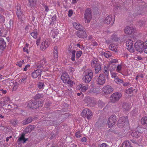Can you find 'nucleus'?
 <instances>
[{
    "mask_svg": "<svg viewBox=\"0 0 147 147\" xmlns=\"http://www.w3.org/2000/svg\"><path fill=\"white\" fill-rule=\"evenodd\" d=\"M136 50L140 53L144 52L147 53V41H146L144 45V42L142 41H138L134 44Z\"/></svg>",
    "mask_w": 147,
    "mask_h": 147,
    "instance_id": "obj_1",
    "label": "nucleus"
},
{
    "mask_svg": "<svg viewBox=\"0 0 147 147\" xmlns=\"http://www.w3.org/2000/svg\"><path fill=\"white\" fill-rule=\"evenodd\" d=\"M111 39L113 41H117L119 39L117 35L115 34L112 35L111 37Z\"/></svg>",
    "mask_w": 147,
    "mask_h": 147,
    "instance_id": "obj_43",
    "label": "nucleus"
},
{
    "mask_svg": "<svg viewBox=\"0 0 147 147\" xmlns=\"http://www.w3.org/2000/svg\"><path fill=\"white\" fill-rule=\"evenodd\" d=\"M24 60L20 61L17 63L16 65H18L20 67H22V65L24 64Z\"/></svg>",
    "mask_w": 147,
    "mask_h": 147,
    "instance_id": "obj_51",
    "label": "nucleus"
},
{
    "mask_svg": "<svg viewBox=\"0 0 147 147\" xmlns=\"http://www.w3.org/2000/svg\"><path fill=\"white\" fill-rule=\"evenodd\" d=\"M5 105V101L3 102L1 101L0 102V107H2L3 106Z\"/></svg>",
    "mask_w": 147,
    "mask_h": 147,
    "instance_id": "obj_58",
    "label": "nucleus"
},
{
    "mask_svg": "<svg viewBox=\"0 0 147 147\" xmlns=\"http://www.w3.org/2000/svg\"><path fill=\"white\" fill-rule=\"evenodd\" d=\"M105 82V78L103 74H100L96 80V84L100 85L104 84Z\"/></svg>",
    "mask_w": 147,
    "mask_h": 147,
    "instance_id": "obj_10",
    "label": "nucleus"
},
{
    "mask_svg": "<svg viewBox=\"0 0 147 147\" xmlns=\"http://www.w3.org/2000/svg\"><path fill=\"white\" fill-rule=\"evenodd\" d=\"M84 101L89 107L94 106L96 103V102L94 100V99L90 98L88 96L85 98Z\"/></svg>",
    "mask_w": 147,
    "mask_h": 147,
    "instance_id": "obj_8",
    "label": "nucleus"
},
{
    "mask_svg": "<svg viewBox=\"0 0 147 147\" xmlns=\"http://www.w3.org/2000/svg\"><path fill=\"white\" fill-rule=\"evenodd\" d=\"M93 77V72L91 70H86L84 71L82 76V79L85 83H89Z\"/></svg>",
    "mask_w": 147,
    "mask_h": 147,
    "instance_id": "obj_2",
    "label": "nucleus"
},
{
    "mask_svg": "<svg viewBox=\"0 0 147 147\" xmlns=\"http://www.w3.org/2000/svg\"><path fill=\"white\" fill-rule=\"evenodd\" d=\"M32 121V118L31 117H29L27 119H25L23 121L22 124L23 125H26L31 122Z\"/></svg>",
    "mask_w": 147,
    "mask_h": 147,
    "instance_id": "obj_29",
    "label": "nucleus"
},
{
    "mask_svg": "<svg viewBox=\"0 0 147 147\" xmlns=\"http://www.w3.org/2000/svg\"><path fill=\"white\" fill-rule=\"evenodd\" d=\"M68 51H69V53L71 55V59L73 61H76L75 60V57L76 51L75 50L73 49L72 47H71L70 46L68 49Z\"/></svg>",
    "mask_w": 147,
    "mask_h": 147,
    "instance_id": "obj_15",
    "label": "nucleus"
},
{
    "mask_svg": "<svg viewBox=\"0 0 147 147\" xmlns=\"http://www.w3.org/2000/svg\"><path fill=\"white\" fill-rule=\"evenodd\" d=\"M140 133L139 132L136 131H134L131 134V136L134 137H135V138H138L140 136Z\"/></svg>",
    "mask_w": 147,
    "mask_h": 147,
    "instance_id": "obj_31",
    "label": "nucleus"
},
{
    "mask_svg": "<svg viewBox=\"0 0 147 147\" xmlns=\"http://www.w3.org/2000/svg\"><path fill=\"white\" fill-rule=\"evenodd\" d=\"M80 133L78 132L75 134V136L77 138H79L80 137Z\"/></svg>",
    "mask_w": 147,
    "mask_h": 147,
    "instance_id": "obj_62",
    "label": "nucleus"
},
{
    "mask_svg": "<svg viewBox=\"0 0 147 147\" xmlns=\"http://www.w3.org/2000/svg\"><path fill=\"white\" fill-rule=\"evenodd\" d=\"M66 83L68 84L69 86H73V82L72 81L69 80L67 81V82Z\"/></svg>",
    "mask_w": 147,
    "mask_h": 147,
    "instance_id": "obj_53",
    "label": "nucleus"
},
{
    "mask_svg": "<svg viewBox=\"0 0 147 147\" xmlns=\"http://www.w3.org/2000/svg\"><path fill=\"white\" fill-rule=\"evenodd\" d=\"M122 147H132L130 142L126 141L124 142L123 143Z\"/></svg>",
    "mask_w": 147,
    "mask_h": 147,
    "instance_id": "obj_34",
    "label": "nucleus"
},
{
    "mask_svg": "<svg viewBox=\"0 0 147 147\" xmlns=\"http://www.w3.org/2000/svg\"><path fill=\"white\" fill-rule=\"evenodd\" d=\"M125 32L126 34H131L134 32V30L133 27L127 26L125 29Z\"/></svg>",
    "mask_w": 147,
    "mask_h": 147,
    "instance_id": "obj_23",
    "label": "nucleus"
},
{
    "mask_svg": "<svg viewBox=\"0 0 147 147\" xmlns=\"http://www.w3.org/2000/svg\"><path fill=\"white\" fill-rule=\"evenodd\" d=\"M31 35L34 38H36L37 35V32H32L30 33Z\"/></svg>",
    "mask_w": 147,
    "mask_h": 147,
    "instance_id": "obj_50",
    "label": "nucleus"
},
{
    "mask_svg": "<svg viewBox=\"0 0 147 147\" xmlns=\"http://www.w3.org/2000/svg\"><path fill=\"white\" fill-rule=\"evenodd\" d=\"M18 121L14 119L11 121V123L14 126H15L17 124Z\"/></svg>",
    "mask_w": 147,
    "mask_h": 147,
    "instance_id": "obj_54",
    "label": "nucleus"
},
{
    "mask_svg": "<svg viewBox=\"0 0 147 147\" xmlns=\"http://www.w3.org/2000/svg\"><path fill=\"white\" fill-rule=\"evenodd\" d=\"M122 107L123 110L124 112H126L129 110L130 105L129 103L124 102L122 105Z\"/></svg>",
    "mask_w": 147,
    "mask_h": 147,
    "instance_id": "obj_24",
    "label": "nucleus"
},
{
    "mask_svg": "<svg viewBox=\"0 0 147 147\" xmlns=\"http://www.w3.org/2000/svg\"><path fill=\"white\" fill-rule=\"evenodd\" d=\"M82 52L81 51H77L76 53V58H79L81 56Z\"/></svg>",
    "mask_w": 147,
    "mask_h": 147,
    "instance_id": "obj_49",
    "label": "nucleus"
},
{
    "mask_svg": "<svg viewBox=\"0 0 147 147\" xmlns=\"http://www.w3.org/2000/svg\"><path fill=\"white\" fill-rule=\"evenodd\" d=\"M6 46V44L4 40L2 38H0V49L3 50Z\"/></svg>",
    "mask_w": 147,
    "mask_h": 147,
    "instance_id": "obj_20",
    "label": "nucleus"
},
{
    "mask_svg": "<svg viewBox=\"0 0 147 147\" xmlns=\"http://www.w3.org/2000/svg\"><path fill=\"white\" fill-rule=\"evenodd\" d=\"M114 81L118 84L123 83V80L119 78L118 77H117V78H115Z\"/></svg>",
    "mask_w": 147,
    "mask_h": 147,
    "instance_id": "obj_45",
    "label": "nucleus"
},
{
    "mask_svg": "<svg viewBox=\"0 0 147 147\" xmlns=\"http://www.w3.org/2000/svg\"><path fill=\"white\" fill-rule=\"evenodd\" d=\"M122 96L121 94L120 93L117 92L114 93L110 97V100L113 103L118 101Z\"/></svg>",
    "mask_w": 147,
    "mask_h": 147,
    "instance_id": "obj_9",
    "label": "nucleus"
},
{
    "mask_svg": "<svg viewBox=\"0 0 147 147\" xmlns=\"http://www.w3.org/2000/svg\"><path fill=\"white\" fill-rule=\"evenodd\" d=\"M104 56L106 58H108L112 56V53L109 51H106L103 53Z\"/></svg>",
    "mask_w": 147,
    "mask_h": 147,
    "instance_id": "obj_32",
    "label": "nucleus"
},
{
    "mask_svg": "<svg viewBox=\"0 0 147 147\" xmlns=\"http://www.w3.org/2000/svg\"><path fill=\"white\" fill-rule=\"evenodd\" d=\"M73 13V11L72 10H70L68 11V16L69 17H70Z\"/></svg>",
    "mask_w": 147,
    "mask_h": 147,
    "instance_id": "obj_57",
    "label": "nucleus"
},
{
    "mask_svg": "<svg viewBox=\"0 0 147 147\" xmlns=\"http://www.w3.org/2000/svg\"><path fill=\"white\" fill-rule=\"evenodd\" d=\"M92 67L95 68V72L96 74L98 73L101 70V67L99 62L96 60H93L91 63Z\"/></svg>",
    "mask_w": 147,
    "mask_h": 147,
    "instance_id": "obj_5",
    "label": "nucleus"
},
{
    "mask_svg": "<svg viewBox=\"0 0 147 147\" xmlns=\"http://www.w3.org/2000/svg\"><path fill=\"white\" fill-rule=\"evenodd\" d=\"M57 33H56L54 32H53V33L52 34V37L54 38H55L57 36Z\"/></svg>",
    "mask_w": 147,
    "mask_h": 147,
    "instance_id": "obj_61",
    "label": "nucleus"
},
{
    "mask_svg": "<svg viewBox=\"0 0 147 147\" xmlns=\"http://www.w3.org/2000/svg\"><path fill=\"white\" fill-rule=\"evenodd\" d=\"M98 107H103L105 105V103L100 100H99L98 101Z\"/></svg>",
    "mask_w": 147,
    "mask_h": 147,
    "instance_id": "obj_46",
    "label": "nucleus"
},
{
    "mask_svg": "<svg viewBox=\"0 0 147 147\" xmlns=\"http://www.w3.org/2000/svg\"><path fill=\"white\" fill-rule=\"evenodd\" d=\"M49 45V42L48 40H46L42 42L40 48L42 50H45L48 47Z\"/></svg>",
    "mask_w": 147,
    "mask_h": 147,
    "instance_id": "obj_22",
    "label": "nucleus"
},
{
    "mask_svg": "<svg viewBox=\"0 0 147 147\" xmlns=\"http://www.w3.org/2000/svg\"><path fill=\"white\" fill-rule=\"evenodd\" d=\"M42 70V69H38L34 71L32 74V76L33 78H36L37 77L38 78H40L41 76V72Z\"/></svg>",
    "mask_w": 147,
    "mask_h": 147,
    "instance_id": "obj_13",
    "label": "nucleus"
},
{
    "mask_svg": "<svg viewBox=\"0 0 147 147\" xmlns=\"http://www.w3.org/2000/svg\"><path fill=\"white\" fill-rule=\"evenodd\" d=\"M25 135L23 133L21 136L18 138V141L19 142L21 143L23 142L24 143L28 139H26L24 137Z\"/></svg>",
    "mask_w": 147,
    "mask_h": 147,
    "instance_id": "obj_25",
    "label": "nucleus"
},
{
    "mask_svg": "<svg viewBox=\"0 0 147 147\" xmlns=\"http://www.w3.org/2000/svg\"><path fill=\"white\" fill-rule=\"evenodd\" d=\"M73 26L76 30H82L83 28L82 26L77 22H75L73 23Z\"/></svg>",
    "mask_w": 147,
    "mask_h": 147,
    "instance_id": "obj_26",
    "label": "nucleus"
},
{
    "mask_svg": "<svg viewBox=\"0 0 147 147\" xmlns=\"http://www.w3.org/2000/svg\"><path fill=\"white\" fill-rule=\"evenodd\" d=\"M37 108L39 107H41L42 105V102L40 101V102L38 103V104L37 102Z\"/></svg>",
    "mask_w": 147,
    "mask_h": 147,
    "instance_id": "obj_56",
    "label": "nucleus"
},
{
    "mask_svg": "<svg viewBox=\"0 0 147 147\" xmlns=\"http://www.w3.org/2000/svg\"><path fill=\"white\" fill-rule=\"evenodd\" d=\"M126 44L127 47V49L130 52L133 53L134 52L133 43L132 40H127L126 42Z\"/></svg>",
    "mask_w": 147,
    "mask_h": 147,
    "instance_id": "obj_11",
    "label": "nucleus"
},
{
    "mask_svg": "<svg viewBox=\"0 0 147 147\" xmlns=\"http://www.w3.org/2000/svg\"><path fill=\"white\" fill-rule=\"evenodd\" d=\"M37 102L36 100H32L30 101L27 107L28 108L32 109H36L37 108Z\"/></svg>",
    "mask_w": 147,
    "mask_h": 147,
    "instance_id": "obj_14",
    "label": "nucleus"
},
{
    "mask_svg": "<svg viewBox=\"0 0 147 147\" xmlns=\"http://www.w3.org/2000/svg\"><path fill=\"white\" fill-rule=\"evenodd\" d=\"M53 60L54 62L57 61L58 60V54L57 51H54L53 52Z\"/></svg>",
    "mask_w": 147,
    "mask_h": 147,
    "instance_id": "obj_36",
    "label": "nucleus"
},
{
    "mask_svg": "<svg viewBox=\"0 0 147 147\" xmlns=\"http://www.w3.org/2000/svg\"><path fill=\"white\" fill-rule=\"evenodd\" d=\"M29 2L27 4L28 6H33L36 4V0H28Z\"/></svg>",
    "mask_w": 147,
    "mask_h": 147,
    "instance_id": "obj_30",
    "label": "nucleus"
},
{
    "mask_svg": "<svg viewBox=\"0 0 147 147\" xmlns=\"http://www.w3.org/2000/svg\"><path fill=\"white\" fill-rule=\"evenodd\" d=\"M92 18V13L90 9L88 8L86 9L84 14V18L86 23H88L90 22Z\"/></svg>",
    "mask_w": 147,
    "mask_h": 147,
    "instance_id": "obj_3",
    "label": "nucleus"
},
{
    "mask_svg": "<svg viewBox=\"0 0 147 147\" xmlns=\"http://www.w3.org/2000/svg\"><path fill=\"white\" fill-rule=\"evenodd\" d=\"M134 89L132 88H130L127 89L126 90V93L128 94H131L133 91Z\"/></svg>",
    "mask_w": 147,
    "mask_h": 147,
    "instance_id": "obj_48",
    "label": "nucleus"
},
{
    "mask_svg": "<svg viewBox=\"0 0 147 147\" xmlns=\"http://www.w3.org/2000/svg\"><path fill=\"white\" fill-rule=\"evenodd\" d=\"M110 70L111 72L113 71L116 69V65L115 64H112L111 65H109Z\"/></svg>",
    "mask_w": 147,
    "mask_h": 147,
    "instance_id": "obj_41",
    "label": "nucleus"
},
{
    "mask_svg": "<svg viewBox=\"0 0 147 147\" xmlns=\"http://www.w3.org/2000/svg\"><path fill=\"white\" fill-rule=\"evenodd\" d=\"M113 88L110 86L107 85L104 86L102 89L103 92L105 94H108L113 91Z\"/></svg>",
    "mask_w": 147,
    "mask_h": 147,
    "instance_id": "obj_12",
    "label": "nucleus"
},
{
    "mask_svg": "<svg viewBox=\"0 0 147 147\" xmlns=\"http://www.w3.org/2000/svg\"><path fill=\"white\" fill-rule=\"evenodd\" d=\"M117 117L115 115L110 117L108 120V125L109 127L114 125L117 121Z\"/></svg>",
    "mask_w": 147,
    "mask_h": 147,
    "instance_id": "obj_7",
    "label": "nucleus"
},
{
    "mask_svg": "<svg viewBox=\"0 0 147 147\" xmlns=\"http://www.w3.org/2000/svg\"><path fill=\"white\" fill-rule=\"evenodd\" d=\"M27 76H24L21 79H20V83L21 84L24 83L25 84L26 82L27 81Z\"/></svg>",
    "mask_w": 147,
    "mask_h": 147,
    "instance_id": "obj_47",
    "label": "nucleus"
},
{
    "mask_svg": "<svg viewBox=\"0 0 147 147\" xmlns=\"http://www.w3.org/2000/svg\"><path fill=\"white\" fill-rule=\"evenodd\" d=\"M61 78L64 83H66L69 80V76L67 73L63 74L61 76Z\"/></svg>",
    "mask_w": 147,
    "mask_h": 147,
    "instance_id": "obj_21",
    "label": "nucleus"
},
{
    "mask_svg": "<svg viewBox=\"0 0 147 147\" xmlns=\"http://www.w3.org/2000/svg\"><path fill=\"white\" fill-rule=\"evenodd\" d=\"M35 127V126L34 125H29L24 129L23 133L25 134H26L30 133L34 129Z\"/></svg>",
    "mask_w": 147,
    "mask_h": 147,
    "instance_id": "obj_19",
    "label": "nucleus"
},
{
    "mask_svg": "<svg viewBox=\"0 0 147 147\" xmlns=\"http://www.w3.org/2000/svg\"><path fill=\"white\" fill-rule=\"evenodd\" d=\"M77 35L78 37L81 38H84L87 36L86 32L82 30H79L77 32Z\"/></svg>",
    "mask_w": 147,
    "mask_h": 147,
    "instance_id": "obj_18",
    "label": "nucleus"
},
{
    "mask_svg": "<svg viewBox=\"0 0 147 147\" xmlns=\"http://www.w3.org/2000/svg\"><path fill=\"white\" fill-rule=\"evenodd\" d=\"M128 120L127 117H122L120 118L117 121L118 126L119 127H123L125 124H127Z\"/></svg>",
    "mask_w": 147,
    "mask_h": 147,
    "instance_id": "obj_4",
    "label": "nucleus"
},
{
    "mask_svg": "<svg viewBox=\"0 0 147 147\" xmlns=\"http://www.w3.org/2000/svg\"><path fill=\"white\" fill-rule=\"evenodd\" d=\"M103 72L105 76H108L109 74L108 67V66H105L104 67Z\"/></svg>",
    "mask_w": 147,
    "mask_h": 147,
    "instance_id": "obj_37",
    "label": "nucleus"
},
{
    "mask_svg": "<svg viewBox=\"0 0 147 147\" xmlns=\"http://www.w3.org/2000/svg\"><path fill=\"white\" fill-rule=\"evenodd\" d=\"M112 21L111 16L110 15H109L104 20V23L107 24H109Z\"/></svg>",
    "mask_w": 147,
    "mask_h": 147,
    "instance_id": "obj_27",
    "label": "nucleus"
},
{
    "mask_svg": "<svg viewBox=\"0 0 147 147\" xmlns=\"http://www.w3.org/2000/svg\"><path fill=\"white\" fill-rule=\"evenodd\" d=\"M81 115L82 117H86L88 119L92 117V114L91 111L88 109H85L83 110L81 113Z\"/></svg>",
    "mask_w": 147,
    "mask_h": 147,
    "instance_id": "obj_6",
    "label": "nucleus"
},
{
    "mask_svg": "<svg viewBox=\"0 0 147 147\" xmlns=\"http://www.w3.org/2000/svg\"><path fill=\"white\" fill-rule=\"evenodd\" d=\"M16 14L18 19L21 20H23V17H24V15L23 12L20 10V7H18L17 8V11H16Z\"/></svg>",
    "mask_w": 147,
    "mask_h": 147,
    "instance_id": "obj_16",
    "label": "nucleus"
},
{
    "mask_svg": "<svg viewBox=\"0 0 147 147\" xmlns=\"http://www.w3.org/2000/svg\"><path fill=\"white\" fill-rule=\"evenodd\" d=\"M135 58H136V60L140 61L142 59V57L140 56H138L136 57H135Z\"/></svg>",
    "mask_w": 147,
    "mask_h": 147,
    "instance_id": "obj_60",
    "label": "nucleus"
},
{
    "mask_svg": "<svg viewBox=\"0 0 147 147\" xmlns=\"http://www.w3.org/2000/svg\"><path fill=\"white\" fill-rule=\"evenodd\" d=\"M118 48L117 45H116L112 44L109 45V48L110 50L113 51L115 52L117 51Z\"/></svg>",
    "mask_w": 147,
    "mask_h": 147,
    "instance_id": "obj_28",
    "label": "nucleus"
},
{
    "mask_svg": "<svg viewBox=\"0 0 147 147\" xmlns=\"http://www.w3.org/2000/svg\"><path fill=\"white\" fill-rule=\"evenodd\" d=\"M116 68V71L118 72L119 73H121V71L122 69V65L120 64L119 65H118Z\"/></svg>",
    "mask_w": 147,
    "mask_h": 147,
    "instance_id": "obj_44",
    "label": "nucleus"
},
{
    "mask_svg": "<svg viewBox=\"0 0 147 147\" xmlns=\"http://www.w3.org/2000/svg\"><path fill=\"white\" fill-rule=\"evenodd\" d=\"M103 122L102 121H99L96 122L95 124L96 127L99 128L100 127H102Z\"/></svg>",
    "mask_w": 147,
    "mask_h": 147,
    "instance_id": "obj_38",
    "label": "nucleus"
},
{
    "mask_svg": "<svg viewBox=\"0 0 147 147\" xmlns=\"http://www.w3.org/2000/svg\"><path fill=\"white\" fill-rule=\"evenodd\" d=\"M98 147H109V146L105 143H103Z\"/></svg>",
    "mask_w": 147,
    "mask_h": 147,
    "instance_id": "obj_55",
    "label": "nucleus"
},
{
    "mask_svg": "<svg viewBox=\"0 0 147 147\" xmlns=\"http://www.w3.org/2000/svg\"><path fill=\"white\" fill-rule=\"evenodd\" d=\"M40 41V39H38L36 41V43L37 46H38L39 45Z\"/></svg>",
    "mask_w": 147,
    "mask_h": 147,
    "instance_id": "obj_64",
    "label": "nucleus"
},
{
    "mask_svg": "<svg viewBox=\"0 0 147 147\" xmlns=\"http://www.w3.org/2000/svg\"><path fill=\"white\" fill-rule=\"evenodd\" d=\"M47 65V62L45 58H44L41 60L38 63L37 65V67L39 68H45V67Z\"/></svg>",
    "mask_w": 147,
    "mask_h": 147,
    "instance_id": "obj_17",
    "label": "nucleus"
},
{
    "mask_svg": "<svg viewBox=\"0 0 147 147\" xmlns=\"http://www.w3.org/2000/svg\"><path fill=\"white\" fill-rule=\"evenodd\" d=\"M111 76L112 78H117V77H118L117 76V73H116L115 72H111Z\"/></svg>",
    "mask_w": 147,
    "mask_h": 147,
    "instance_id": "obj_52",
    "label": "nucleus"
},
{
    "mask_svg": "<svg viewBox=\"0 0 147 147\" xmlns=\"http://www.w3.org/2000/svg\"><path fill=\"white\" fill-rule=\"evenodd\" d=\"M45 86V84L43 82H39L38 84V87L40 89H43Z\"/></svg>",
    "mask_w": 147,
    "mask_h": 147,
    "instance_id": "obj_42",
    "label": "nucleus"
},
{
    "mask_svg": "<svg viewBox=\"0 0 147 147\" xmlns=\"http://www.w3.org/2000/svg\"><path fill=\"white\" fill-rule=\"evenodd\" d=\"M23 49L24 51L26 52L27 53H28V49H27V48L26 47H24L23 48Z\"/></svg>",
    "mask_w": 147,
    "mask_h": 147,
    "instance_id": "obj_63",
    "label": "nucleus"
},
{
    "mask_svg": "<svg viewBox=\"0 0 147 147\" xmlns=\"http://www.w3.org/2000/svg\"><path fill=\"white\" fill-rule=\"evenodd\" d=\"M79 86L80 87L81 90L83 92H85L88 89V85L85 86L83 84H80Z\"/></svg>",
    "mask_w": 147,
    "mask_h": 147,
    "instance_id": "obj_35",
    "label": "nucleus"
},
{
    "mask_svg": "<svg viewBox=\"0 0 147 147\" xmlns=\"http://www.w3.org/2000/svg\"><path fill=\"white\" fill-rule=\"evenodd\" d=\"M118 63V59H112L109 62V65H111L114 63Z\"/></svg>",
    "mask_w": 147,
    "mask_h": 147,
    "instance_id": "obj_40",
    "label": "nucleus"
},
{
    "mask_svg": "<svg viewBox=\"0 0 147 147\" xmlns=\"http://www.w3.org/2000/svg\"><path fill=\"white\" fill-rule=\"evenodd\" d=\"M44 96V95L43 94L38 93L35 95L34 96L35 100H38L43 98Z\"/></svg>",
    "mask_w": 147,
    "mask_h": 147,
    "instance_id": "obj_33",
    "label": "nucleus"
},
{
    "mask_svg": "<svg viewBox=\"0 0 147 147\" xmlns=\"http://www.w3.org/2000/svg\"><path fill=\"white\" fill-rule=\"evenodd\" d=\"M30 66V65L28 64L26 65L24 68L23 70L25 71H26L27 70V68L29 67Z\"/></svg>",
    "mask_w": 147,
    "mask_h": 147,
    "instance_id": "obj_59",
    "label": "nucleus"
},
{
    "mask_svg": "<svg viewBox=\"0 0 147 147\" xmlns=\"http://www.w3.org/2000/svg\"><path fill=\"white\" fill-rule=\"evenodd\" d=\"M143 13L144 12L143 11H142V9H139L137 11V12L135 14V15H134V13H133V14L135 16H138L141 15H142Z\"/></svg>",
    "mask_w": 147,
    "mask_h": 147,
    "instance_id": "obj_39",
    "label": "nucleus"
}]
</instances>
